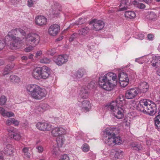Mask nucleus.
Listing matches in <instances>:
<instances>
[{"label":"nucleus","mask_w":160,"mask_h":160,"mask_svg":"<svg viewBox=\"0 0 160 160\" xmlns=\"http://www.w3.org/2000/svg\"><path fill=\"white\" fill-rule=\"evenodd\" d=\"M116 74L112 72H109L103 76L99 78V86L103 89L107 91H111L116 85L118 82Z\"/></svg>","instance_id":"f257e3e1"},{"label":"nucleus","mask_w":160,"mask_h":160,"mask_svg":"<svg viewBox=\"0 0 160 160\" xmlns=\"http://www.w3.org/2000/svg\"><path fill=\"white\" fill-rule=\"evenodd\" d=\"M103 140L104 142L108 146L120 145L122 143V141L120 137H116L115 134L112 130L111 128H107L103 132Z\"/></svg>","instance_id":"f03ea898"},{"label":"nucleus","mask_w":160,"mask_h":160,"mask_svg":"<svg viewBox=\"0 0 160 160\" xmlns=\"http://www.w3.org/2000/svg\"><path fill=\"white\" fill-rule=\"evenodd\" d=\"M26 89L27 92L31 97L35 99H41L47 95L45 90L36 84L28 85L26 86Z\"/></svg>","instance_id":"7ed1b4c3"},{"label":"nucleus","mask_w":160,"mask_h":160,"mask_svg":"<svg viewBox=\"0 0 160 160\" xmlns=\"http://www.w3.org/2000/svg\"><path fill=\"white\" fill-rule=\"evenodd\" d=\"M40 40V37L38 34L36 33H30L26 37V44L27 45L31 44L35 47L39 43Z\"/></svg>","instance_id":"20e7f679"},{"label":"nucleus","mask_w":160,"mask_h":160,"mask_svg":"<svg viewBox=\"0 0 160 160\" xmlns=\"http://www.w3.org/2000/svg\"><path fill=\"white\" fill-rule=\"evenodd\" d=\"M146 114L152 115L155 114L156 111V106L153 102L147 99Z\"/></svg>","instance_id":"39448f33"},{"label":"nucleus","mask_w":160,"mask_h":160,"mask_svg":"<svg viewBox=\"0 0 160 160\" xmlns=\"http://www.w3.org/2000/svg\"><path fill=\"white\" fill-rule=\"evenodd\" d=\"M140 89L138 88H134L127 90L126 92L125 97L128 99H132L136 97L140 93Z\"/></svg>","instance_id":"423d86ee"},{"label":"nucleus","mask_w":160,"mask_h":160,"mask_svg":"<svg viewBox=\"0 0 160 160\" xmlns=\"http://www.w3.org/2000/svg\"><path fill=\"white\" fill-rule=\"evenodd\" d=\"M78 105L82 108L85 112H88L91 108V104L90 101L87 99L82 100L80 99L78 100Z\"/></svg>","instance_id":"0eeeda50"},{"label":"nucleus","mask_w":160,"mask_h":160,"mask_svg":"<svg viewBox=\"0 0 160 160\" xmlns=\"http://www.w3.org/2000/svg\"><path fill=\"white\" fill-rule=\"evenodd\" d=\"M62 10L61 5L58 2H55L52 5L50 14L57 16L62 12Z\"/></svg>","instance_id":"6e6552de"},{"label":"nucleus","mask_w":160,"mask_h":160,"mask_svg":"<svg viewBox=\"0 0 160 160\" xmlns=\"http://www.w3.org/2000/svg\"><path fill=\"white\" fill-rule=\"evenodd\" d=\"M68 57L66 55H61L53 58V61L57 65L61 66L68 61Z\"/></svg>","instance_id":"1a4fd4ad"},{"label":"nucleus","mask_w":160,"mask_h":160,"mask_svg":"<svg viewBox=\"0 0 160 160\" xmlns=\"http://www.w3.org/2000/svg\"><path fill=\"white\" fill-rule=\"evenodd\" d=\"M36 127L39 130L43 131H50L53 128L52 125L49 123L41 122L37 123Z\"/></svg>","instance_id":"9d476101"},{"label":"nucleus","mask_w":160,"mask_h":160,"mask_svg":"<svg viewBox=\"0 0 160 160\" xmlns=\"http://www.w3.org/2000/svg\"><path fill=\"white\" fill-rule=\"evenodd\" d=\"M22 38L24 37L20 38L19 37L16 38L15 40H13L10 45V47L12 50H16L19 48L22 45Z\"/></svg>","instance_id":"9b49d317"},{"label":"nucleus","mask_w":160,"mask_h":160,"mask_svg":"<svg viewBox=\"0 0 160 160\" xmlns=\"http://www.w3.org/2000/svg\"><path fill=\"white\" fill-rule=\"evenodd\" d=\"M67 129L62 127H56L54 128L51 132L52 135L53 137H58L66 134Z\"/></svg>","instance_id":"f8f14e48"},{"label":"nucleus","mask_w":160,"mask_h":160,"mask_svg":"<svg viewBox=\"0 0 160 160\" xmlns=\"http://www.w3.org/2000/svg\"><path fill=\"white\" fill-rule=\"evenodd\" d=\"M60 30V28L58 25L53 24L49 27L48 32L50 35L54 36L56 35L58 33Z\"/></svg>","instance_id":"ddd939ff"},{"label":"nucleus","mask_w":160,"mask_h":160,"mask_svg":"<svg viewBox=\"0 0 160 160\" xmlns=\"http://www.w3.org/2000/svg\"><path fill=\"white\" fill-rule=\"evenodd\" d=\"M35 22L37 25L43 26L46 24L47 20L45 17L42 15H38L35 17Z\"/></svg>","instance_id":"4468645a"},{"label":"nucleus","mask_w":160,"mask_h":160,"mask_svg":"<svg viewBox=\"0 0 160 160\" xmlns=\"http://www.w3.org/2000/svg\"><path fill=\"white\" fill-rule=\"evenodd\" d=\"M147 99H143L140 101L136 106L137 109L139 111L143 112L146 114V105L147 104Z\"/></svg>","instance_id":"2eb2a0df"},{"label":"nucleus","mask_w":160,"mask_h":160,"mask_svg":"<svg viewBox=\"0 0 160 160\" xmlns=\"http://www.w3.org/2000/svg\"><path fill=\"white\" fill-rule=\"evenodd\" d=\"M88 89L86 87H82L80 90L79 93V98L78 99V100L81 99L82 100L86 99L88 97Z\"/></svg>","instance_id":"dca6fc26"},{"label":"nucleus","mask_w":160,"mask_h":160,"mask_svg":"<svg viewBox=\"0 0 160 160\" xmlns=\"http://www.w3.org/2000/svg\"><path fill=\"white\" fill-rule=\"evenodd\" d=\"M9 136L11 138H13L16 140H19L21 138V136L19 132H15L13 128L8 129Z\"/></svg>","instance_id":"f3484780"},{"label":"nucleus","mask_w":160,"mask_h":160,"mask_svg":"<svg viewBox=\"0 0 160 160\" xmlns=\"http://www.w3.org/2000/svg\"><path fill=\"white\" fill-rule=\"evenodd\" d=\"M41 72L40 79H47L49 77L50 74L49 68L45 66L42 67V72Z\"/></svg>","instance_id":"a211bd4d"},{"label":"nucleus","mask_w":160,"mask_h":160,"mask_svg":"<svg viewBox=\"0 0 160 160\" xmlns=\"http://www.w3.org/2000/svg\"><path fill=\"white\" fill-rule=\"evenodd\" d=\"M86 73V71L84 69L80 68L73 74L72 77L75 80H79L83 77Z\"/></svg>","instance_id":"6ab92c4d"},{"label":"nucleus","mask_w":160,"mask_h":160,"mask_svg":"<svg viewBox=\"0 0 160 160\" xmlns=\"http://www.w3.org/2000/svg\"><path fill=\"white\" fill-rule=\"evenodd\" d=\"M114 116L118 119H121L124 117V110L122 107H119L112 113Z\"/></svg>","instance_id":"aec40b11"},{"label":"nucleus","mask_w":160,"mask_h":160,"mask_svg":"<svg viewBox=\"0 0 160 160\" xmlns=\"http://www.w3.org/2000/svg\"><path fill=\"white\" fill-rule=\"evenodd\" d=\"M93 22V29L96 31H99L102 29L104 27L103 22L100 20L97 21L96 19L92 20Z\"/></svg>","instance_id":"412c9836"},{"label":"nucleus","mask_w":160,"mask_h":160,"mask_svg":"<svg viewBox=\"0 0 160 160\" xmlns=\"http://www.w3.org/2000/svg\"><path fill=\"white\" fill-rule=\"evenodd\" d=\"M42 67H38L34 68L32 72V77L36 79H40Z\"/></svg>","instance_id":"4be33fe9"},{"label":"nucleus","mask_w":160,"mask_h":160,"mask_svg":"<svg viewBox=\"0 0 160 160\" xmlns=\"http://www.w3.org/2000/svg\"><path fill=\"white\" fill-rule=\"evenodd\" d=\"M3 152L7 156H12L14 152V148L10 144H8L4 147Z\"/></svg>","instance_id":"5701e85b"},{"label":"nucleus","mask_w":160,"mask_h":160,"mask_svg":"<svg viewBox=\"0 0 160 160\" xmlns=\"http://www.w3.org/2000/svg\"><path fill=\"white\" fill-rule=\"evenodd\" d=\"M106 107L112 113L120 106L118 105L117 102H116L115 101H113L107 104Z\"/></svg>","instance_id":"b1692460"},{"label":"nucleus","mask_w":160,"mask_h":160,"mask_svg":"<svg viewBox=\"0 0 160 160\" xmlns=\"http://www.w3.org/2000/svg\"><path fill=\"white\" fill-rule=\"evenodd\" d=\"M152 58V65L157 68L160 67V56H154Z\"/></svg>","instance_id":"393cba45"},{"label":"nucleus","mask_w":160,"mask_h":160,"mask_svg":"<svg viewBox=\"0 0 160 160\" xmlns=\"http://www.w3.org/2000/svg\"><path fill=\"white\" fill-rule=\"evenodd\" d=\"M11 32L12 35H21L25 36L26 35V33L22 29L20 28H16L15 29L12 30L9 32Z\"/></svg>","instance_id":"a878e982"},{"label":"nucleus","mask_w":160,"mask_h":160,"mask_svg":"<svg viewBox=\"0 0 160 160\" xmlns=\"http://www.w3.org/2000/svg\"><path fill=\"white\" fill-rule=\"evenodd\" d=\"M119 5V9L118 11L125 10L128 8V4L129 3L128 0H121Z\"/></svg>","instance_id":"bb28decb"},{"label":"nucleus","mask_w":160,"mask_h":160,"mask_svg":"<svg viewBox=\"0 0 160 160\" xmlns=\"http://www.w3.org/2000/svg\"><path fill=\"white\" fill-rule=\"evenodd\" d=\"M149 86L148 83L146 82H141L138 88L140 89V93H144L147 92L148 90Z\"/></svg>","instance_id":"cd10ccee"},{"label":"nucleus","mask_w":160,"mask_h":160,"mask_svg":"<svg viewBox=\"0 0 160 160\" xmlns=\"http://www.w3.org/2000/svg\"><path fill=\"white\" fill-rule=\"evenodd\" d=\"M124 16L127 19H132L135 18L136 14L134 11H128L125 12Z\"/></svg>","instance_id":"c85d7f7f"},{"label":"nucleus","mask_w":160,"mask_h":160,"mask_svg":"<svg viewBox=\"0 0 160 160\" xmlns=\"http://www.w3.org/2000/svg\"><path fill=\"white\" fill-rule=\"evenodd\" d=\"M159 114L155 117L154 119L155 128L158 130H160V109L159 111Z\"/></svg>","instance_id":"c756f323"},{"label":"nucleus","mask_w":160,"mask_h":160,"mask_svg":"<svg viewBox=\"0 0 160 160\" xmlns=\"http://www.w3.org/2000/svg\"><path fill=\"white\" fill-rule=\"evenodd\" d=\"M65 141L64 137L63 135L58 137L56 139V142L58 146V147H62Z\"/></svg>","instance_id":"7c9ffc66"},{"label":"nucleus","mask_w":160,"mask_h":160,"mask_svg":"<svg viewBox=\"0 0 160 160\" xmlns=\"http://www.w3.org/2000/svg\"><path fill=\"white\" fill-rule=\"evenodd\" d=\"M89 31V28L87 27L82 28L78 31V34L80 36H85L86 35Z\"/></svg>","instance_id":"2f4dec72"},{"label":"nucleus","mask_w":160,"mask_h":160,"mask_svg":"<svg viewBox=\"0 0 160 160\" xmlns=\"http://www.w3.org/2000/svg\"><path fill=\"white\" fill-rule=\"evenodd\" d=\"M29 148L27 147L24 148L22 149V153L24 158H29L31 156L30 153L28 152Z\"/></svg>","instance_id":"473e14b6"},{"label":"nucleus","mask_w":160,"mask_h":160,"mask_svg":"<svg viewBox=\"0 0 160 160\" xmlns=\"http://www.w3.org/2000/svg\"><path fill=\"white\" fill-rule=\"evenodd\" d=\"M10 81L15 84H18L20 82V79L19 77L15 75H11L10 77Z\"/></svg>","instance_id":"72a5a7b5"},{"label":"nucleus","mask_w":160,"mask_h":160,"mask_svg":"<svg viewBox=\"0 0 160 160\" xmlns=\"http://www.w3.org/2000/svg\"><path fill=\"white\" fill-rule=\"evenodd\" d=\"M17 37L14 36L13 35H12L11 32H9L7 36L5 38V40H4L6 42V44L7 42H8L9 41L15 40Z\"/></svg>","instance_id":"f704fd0d"},{"label":"nucleus","mask_w":160,"mask_h":160,"mask_svg":"<svg viewBox=\"0 0 160 160\" xmlns=\"http://www.w3.org/2000/svg\"><path fill=\"white\" fill-rule=\"evenodd\" d=\"M147 18L152 20H155L157 18V15L153 12H148Z\"/></svg>","instance_id":"c9c22d12"},{"label":"nucleus","mask_w":160,"mask_h":160,"mask_svg":"<svg viewBox=\"0 0 160 160\" xmlns=\"http://www.w3.org/2000/svg\"><path fill=\"white\" fill-rule=\"evenodd\" d=\"M132 3L135 7L138 8L143 9L145 8V5L144 4L142 3H139L136 1H133Z\"/></svg>","instance_id":"e433bc0d"},{"label":"nucleus","mask_w":160,"mask_h":160,"mask_svg":"<svg viewBox=\"0 0 160 160\" xmlns=\"http://www.w3.org/2000/svg\"><path fill=\"white\" fill-rule=\"evenodd\" d=\"M118 77L119 81H122V80H123V79H125V80H126V79H128L127 75L126 73L124 72L119 73L118 75Z\"/></svg>","instance_id":"4c0bfd02"},{"label":"nucleus","mask_w":160,"mask_h":160,"mask_svg":"<svg viewBox=\"0 0 160 160\" xmlns=\"http://www.w3.org/2000/svg\"><path fill=\"white\" fill-rule=\"evenodd\" d=\"M49 106L47 104H43L41 107H39L37 110L39 112H42L43 111L49 109Z\"/></svg>","instance_id":"58836bf2"},{"label":"nucleus","mask_w":160,"mask_h":160,"mask_svg":"<svg viewBox=\"0 0 160 160\" xmlns=\"http://www.w3.org/2000/svg\"><path fill=\"white\" fill-rule=\"evenodd\" d=\"M123 100L124 98L123 96H119L115 101L117 102L119 106L123 107Z\"/></svg>","instance_id":"ea45409f"},{"label":"nucleus","mask_w":160,"mask_h":160,"mask_svg":"<svg viewBox=\"0 0 160 160\" xmlns=\"http://www.w3.org/2000/svg\"><path fill=\"white\" fill-rule=\"evenodd\" d=\"M81 148L82 151L84 152H88L90 150L89 146V145L87 143L83 144L82 145Z\"/></svg>","instance_id":"a19ab883"},{"label":"nucleus","mask_w":160,"mask_h":160,"mask_svg":"<svg viewBox=\"0 0 160 160\" xmlns=\"http://www.w3.org/2000/svg\"><path fill=\"white\" fill-rule=\"evenodd\" d=\"M12 67H11L9 65L7 66L4 69L2 72L3 75H5L8 74Z\"/></svg>","instance_id":"79ce46f5"},{"label":"nucleus","mask_w":160,"mask_h":160,"mask_svg":"<svg viewBox=\"0 0 160 160\" xmlns=\"http://www.w3.org/2000/svg\"><path fill=\"white\" fill-rule=\"evenodd\" d=\"M155 141L152 140L151 139H147L146 142V144L148 146H151L152 148H153V149H155L154 147H153L154 144H155Z\"/></svg>","instance_id":"37998d69"},{"label":"nucleus","mask_w":160,"mask_h":160,"mask_svg":"<svg viewBox=\"0 0 160 160\" xmlns=\"http://www.w3.org/2000/svg\"><path fill=\"white\" fill-rule=\"evenodd\" d=\"M50 62V59L45 57L41 58L40 60V62L42 63H49Z\"/></svg>","instance_id":"c03bdc74"},{"label":"nucleus","mask_w":160,"mask_h":160,"mask_svg":"<svg viewBox=\"0 0 160 160\" xmlns=\"http://www.w3.org/2000/svg\"><path fill=\"white\" fill-rule=\"evenodd\" d=\"M7 101L6 97L4 95L1 96L0 98V105L1 106L4 105Z\"/></svg>","instance_id":"a18cd8bd"},{"label":"nucleus","mask_w":160,"mask_h":160,"mask_svg":"<svg viewBox=\"0 0 160 160\" xmlns=\"http://www.w3.org/2000/svg\"><path fill=\"white\" fill-rule=\"evenodd\" d=\"M59 150V147L53 146L51 151L52 154L53 155H56L58 153Z\"/></svg>","instance_id":"49530a36"},{"label":"nucleus","mask_w":160,"mask_h":160,"mask_svg":"<svg viewBox=\"0 0 160 160\" xmlns=\"http://www.w3.org/2000/svg\"><path fill=\"white\" fill-rule=\"evenodd\" d=\"M35 148L37 152L39 153H42L44 151V148L41 145H36Z\"/></svg>","instance_id":"de8ad7c7"},{"label":"nucleus","mask_w":160,"mask_h":160,"mask_svg":"<svg viewBox=\"0 0 160 160\" xmlns=\"http://www.w3.org/2000/svg\"><path fill=\"white\" fill-rule=\"evenodd\" d=\"M125 80V82L123 81L122 80V81H119L121 87L124 88L128 84L129 81V79H126Z\"/></svg>","instance_id":"09e8293b"},{"label":"nucleus","mask_w":160,"mask_h":160,"mask_svg":"<svg viewBox=\"0 0 160 160\" xmlns=\"http://www.w3.org/2000/svg\"><path fill=\"white\" fill-rule=\"evenodd\" d=\"M5 45V41L2 38H0V50L3 49Z\"/></svg>","instance_id":"8fccbe9b"},{"label":"nucleus","mask_w":160,"mask_h":160,"mask_svg":"<svg viewBox=\"0 0 160 160\" xmlns=\"http://www.w3.org/2000/svg\"><path fill=\"white\" fill-rule=\"evenodd\" d=\"M123 152L122 151L116 152L115 154L114 157L116 158H121L122 156Z\"/></svg>","instance_id":"3c124183"},{"label":"nucleus","mask_w":160,"mask_h":160,"mask_svg":"<svg viewBox=\"0 0 160 160\" xmlns=\"http://www.w3.org/2000/svg\"><path fill=\"white\" fill-rule=\"evenodd\" d=\"M56 53V50L55 48L50 49L47 52V54L51 56L53 55Z\"/></svg>","instance_id":"603ef678"},{"label":"nucleus","mask_w":160,"mask_h":160,"mask_svg":"<svg viewBox=\"0 0 160 160\" xmlns=\"http://www.w3.org/2000/svg\"><path fill=\"white\" fill-rule=\"evenodd\" d=\"M34 47L33 46L31 45L28 47H26L24 49V50L26 52H30L33 50Z\"/></svg>","instance_id":"864d4df0"},{"label":"nucleus","mask_w":160,"mask_h":160,"mask_svg":"<svg viewBox=\"0 0 160 160\" xmlns=\"http://www.w3.org/2000/svg\"><path fill=\"white\" fill-rule=\"evenodd\" d=\"M152 56L151 55H148L146 56L142 57L143 59L144 60V62H148L151 58H152Z\"/></svg>","instance_id":"5fc2aeb1"},{"label":"nucleus","mask_w":160,"mask_h":160,"mask_svg":"<svg viewBox=\"0 0 160 160\" xmlns=\"http://www.w3.org/2000/svg\"><path fill=\"white\" fill-rule=\"evenodd\" d=\"M135 61L140 64H142L143 62H144L142 57L136 59Z\"/></svg>","instance_id":"6e6d98bb"},{"label":"nucleus","mask_w":160,"mask_h":160,"mask_svg":"<svg viewBox=\"0 0 160 160\" xmlns=\"http://www.w3.org/2000/svg\"><path fill=\"white\" fill-rule=\"evenodd\" d=\"M59 160H70L67 154H64L61 156Z\"/></svg>","instance_id":"4d7b16f0"},{"label":"nucleus","mask_w":160,"mask_h":160,"mask_svg":"<svg viewBox=\"0 0 160 160\" xmlns=\"http://www.w3.org/2000/svg\"><path fill=\"white\" fill-rule=\"evenodd\" d=\"M14 113L11 112H6L5 114V117L7 116L8 117H11L14 116Z\"/></svg>","instance_id":"13d9d810"},{"label":"nucleus","mask_w":160,"mask_h":160,"mask_svg":"<svg viewBox=\"0 0 160 160\" xmlns=\"http://www.w3.org/2000/svg\"><path fill=\"white\" fill-rule=\"evenodd\" d=\"M144 35L143 33H139L137 35V38L139 39L142 40L144 38Z\"/></svg>","instance_id":"bf43d9fd"},{"label":"nucleus","mask_w":160,"mask_h":160,"mask_svg":"<svg viewBox=\"0 0 160 160\" xmlns=\"http://www.w3.org/2000/svg\"><path fill=\"white\" fill-rule=\"evenodd\" d=\"M13 118L8 119L6 122V124L8 125H10L12 124Z\"/></svg>","instance_id":"052dcab7"},{"label":"nucleus","mask_w":160,"mask_h":160,"mask_svg":"<svg viewBox=\"0 0 160 160\" xmlns=\"http://www.w3.org/2000/svg\"><path fill=\"white\" fill-rule=\"evenodd\" d=\"M137 146L136 147V148L135 149L138 150H143V148H142V144H137Z\"/></svg>","instance_id":"680f3d73"},{"label":"nucleus","mask_w":160,"mask_h":160,"mask_svg":"<svg viewBox=\"0 0 160 160\" xmlns=\"http://www.w3.org/2000/svg\"><path fill=\"white\" fill-rule=\"evenodd\" d=\"M95 83L93 82H91L90 83H89L88 85V87H87V88L89 90V89L90 88H93L94 87Z\"/></svg>","instance_id":"e2e57ef3"},{"label":"nucleus","mask_w":160,"mask_h":160,"mask_svg":"<svg viewBox=\"0 0 160 160\" xmlns=\"http://www.w3.org/2000/svg\"><path fill=\"white\" fill-rule=\"evenodd\" d=\"M84 22V20L82 18H79L76 22L77 25H81Z\"/></svg>","instance_id":"0e129e2a"},{"label":"nucleus","mask_w":160,"mask_h":160,"mask_svg":"<svg viewBox=\"0 0 160 160\" xmlns=\"http://www.w3.org/2000/svg\"><path fill=\"white\" fill-rule=\"evenodd\" d=\"M102 153L105 156H108L109 154V152L108 149L107 148H105L103 151Z\"/></svg>","instance_id":"69168bd1"},{"label":"nucleus","mask_w":160,"mask_h":160,"mask_svg":"<svg viewBox=\"0 0 160 160\" xmlns=\"http://www.w3.org/2000/svg\"><path fill=\"white\" fill-rule=\"evenodd\" d=\"M6 111L2 107H0V113L3 116L5 117V114Z\"/></svg>","instance_id":"338daca9"},{"label":"nucleus","mask_w":160,"mask_h":160,"mask_svg":"<svg viewBox=\"0 0 160 160\" xmlns=\"http://www.w3.org/2000/svg\"><path fill=\"white\" fill-rule=\"evenodd\" d=\"M34 3L32 0H28L27 4L29 7H33Z\"/></svg>","instance_id":"774afa93"}]
</instances>
